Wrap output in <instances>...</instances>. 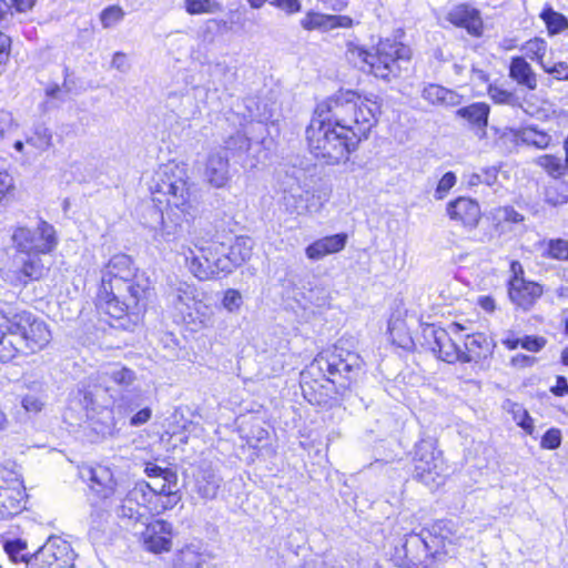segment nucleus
<instances>
[{
    "mask_svg": "<svg viewBox=\"0 0 568 568\" xmlns=\"http://www.w3.org/2000/svg\"><path fill=\"white\" fill-rule=\"evenodd\" d=\"M353 20L347 16L323 14L318 12H308L301 20V26L305 30L329 31L336 28H349Z\"/></svg>",
    "mask_w": 568,
    "mask_h": 568,
    "instance_id": "b1692460",
    "label": "nucleus"
},
{
    "mask_svg": "<svg viewBox=\"0 0 568 568\" xmlns=\"http://www.w3.org/2000/svg\"><path fill=\"white\" fill-rule=\"evenodd\" d=\"M250 148V140L241 132H236L225 141L223 151L244 152Z\"/></svg>",
    "mask_w": 568,
    "mask_h": 568,
    "instance_id": "09e8293b",
    "label": "nucleus"
},
{
    "mask_svg": "<svg viewBox=\"0 0 568 568\" xmlns=\"http://www.w3.org/2000/svg\"><path fill=\"white\" fill-rule=\"evenodd\" d=\"M243 300L242 295L239 291L229 288L224 293V297L222 300V305L230 313L237 312L242 306Z\"/></svg>",
    "mask_w": 568,
    "mask_h": 568,
    "instance_id": "864d4df0",
    "label": "nucleus"
},
{
    "mask_svg": "<svg viewBox=\"0 0 568 568\" xmlns=\"http://www.w3.org/2000/svg\"><path fill=\"white\" fill-rule=\"evenodd\" d=\"M446 212L452 221L465 227L475 229L481 217L479 204L469 199L459 196L447 204Z\"/></svg>",
    "mask_w": 568,
    "mask_h": 568,
    "instance_id": "f3484780",
    "label": "nucleus"
},
{
    "mask_svg": "<svg viewBox=\"0 0 568 568\" xmlns=\"http://www.w3.org/2000/svg\"><path fill=\"white\" fill-rule=\"evenodd\" d=\"M447 20L456 27L465 28L471 36L481 34L483 21L479 11L469 4L455 6L447 13Z\"/></svg>",
    "mask_w": 568,
    "mask_h": 568,
    "instance_id": "aec40b11",
    "label": "nucleus"
},
{
    "mask_svg": "<svg viewBox=\"0 0 568 568\" xmlns=\"http://www.w3.org/2000/svg\"><path fill=\"white\" fill-rule=\"evenodd\" d=\"M161 211V226L159 230V236L165 241L171 242L179 239L182 233V221L185 216H193L194 207L191 214H183L176 207H170L166 205L165 212Z\"/></svg>",
    "mask_w": 568,
    "mask_h": 568,
    "instance_id": "bb28decb",
    "label": "nucleus"
},
{
    "mask_svg": "<svg viewBox=\"0 0 568 568\" xmlns=\"http://www.w3.org/2000/svg\"><path fill=\"white\" fill-rule=\"evenodd\" d=\"M422 97L434 105L455 106L462 101V97L455 91L434 83L424 88Z\"/></svg>",
    "mask_w": 568,
    "mask_h": 568,
    "instance_id": "2f4dec72",
    "label": "nucleus"
},
{
    "mask_svg": "<svg viewBox=\"0 0 568 568\" xmlns=\"http://www.w3.org/2000/svg\"><path fill=\"white\" fill-rule=\"evenodd\" d=\"M143 545L148 551L161 554L172 547V525L159 519L146 525L142 532Z\"/></svg>",
    "mask_w": 568,
    "mask_h": 568,
    "instance_id": "dca6fc26",
    "label": "nucleus"
},
{
    "mask_svg": "<svg viewBox=\"0 0 568 568\" xmlns=\"http://www.w3.org/2000/svg\"><path fill=\"white\" fill-rule=\"evenodd\" d=\"M544 70L554 75L557 80H567L568 79V64L565 62L555 63L552 67L548 68L542 65Z\"/></svg>",
    "mask_w": 568,
    "mask_h": 568,
    "instance_id": "0e129e2a",
    "label": "nucleus"
},
{
    "mask_svg": "<svg viewBox=\"0 0 568 568\" xmlns=\"http://www.w3.org/2000/svg\"><path fill=\"white\" fill-rule=\"evenodd\" d=\"M546 244V251L544 252V256L558 260L566 261L568 253V241L564 239H551Z\"/></svg>",
    "mask_w": 568,
    "mask_h": 568,
    "instance_id": "79ce46f5",
    "label": "nucleus"
},
{
    "mask_svg": "<svg viewBox=\"0 0 568 568\" xmlns=\"http://www.w3.org/2000/svg\"><path fill=\"white\" fill-rule=\"evenodd\" d=\"M179 501L178 495L172 490L171 485L163 483L160 488L151 486L149 496L148 517L160 515L173 508Z\"/></svg>",
    "mask_w": 568,
    "mask_h": 568,
    "instance_id": "cd10ccee",
    "label": "nucleus"
},
{
    "mask_svg": "<svg viewBox=\"0 0 568 568\" xmlns=\"http://www.w3.org/2000/svg\"><path fill=\"white\" fill-rule=\"evenodd\" d=\"M11 50V39L0 31V74L4 71V65L9 61Z\"/></svg>",
    "mask_w": 568,
    "mask_h": 568,
    "instance_id": "bf43d9fd",
    "label": "nucleus"
},
{
    "mask_svg": "<svg viewBox=\"0 0 568 568\" xmlns=\"http://www.w3.org/2000/svg\"><path fill=\"white\" fill-rule=\"evenodd\" d=\"M409 58L410 50L405 44L389 39L382 40L375 52L371 53L366 72L388 81L399 75L402 62H407Z\"/></svg>",
    "mask_w": 568,
    "mask_h": 568,
    "instance_id": "0eeeda50",
    "label": "nucleus"
},
{
    "mask_svg": "<svg viewBox=\"0 0 568 568\" xmlns=\"http://www.w3.org/2000/svg\"><path fill=\"white\" fill-rule=\"evenodd\" d=\"M95 381L98 382L95 392H88V395H85V398L90 396V403L92 404L95 402L93 397H98L100 390L109 392L111 389V383L120 387L130 386L135 381V374L130 368L114 365L98 372Z\"/></svg>",
    "mask_w": 568,
    "mask_h": 568,
    "instance_id": "2eb2a0df",
    "label": "nucleus"
},
{
    "mask_svg": "<svg viewBox=\"0 0 568 568\" xmlns=\"http://www.w3.org/2000/svg\"><path fill=\"white\" fill-rule=\"evenodd\" d=\"M542 292L540 284L526 280H516L508 286L510 301L524 311H529L540 298Z\"/></svg>",
    "mask_w": 568,
    "mask_h": 568,
    "instance_id": "6ab92c4d",
    "label": "nucleus"
},
{
    "mask_svg": "<svg viewBox=\"0 0 568 568\" xmlns=\"http://www.w3.org/2000/svg\"><path fill=\"white\" fill-rule=\"evenodd\" d=\"M52 139L51 130L44 124H38L34 126L32 134L27 138V143L36 150L43 152L53 145Z\"/></svg>",
    "mask_w": 568,
    "mask_h": 568,
    "instance_id": "e433bc0d",
    "label": "nucleus"
},
{
    "mask_svg": "<svg viewBox=\"0 0 568 568\" xmlns=\"http://www.w3.org/2000/svg\"><path fill=\"white\" fill-rule=\"evenodd\" d=\"M491 219L495 230L500 234L511 230L510 227H507L508 225L519 224L525 221V216L509 205L499 206L493 210Z\"/></svg>",
    "mask_w": 568,
    "mask_h": 568,
    "instance_id": "72a5a7b5",
    "label": "nucleus"
},
{
    "mask_svg": "<svg viewBox=\"0 0 568 568\" xmlns=\"http://www.w3.org/2000/svg\"><path fill=\"white\" fill-rule=\"evenodd\" d=\"M23 338L14 329H7L0 336V361L10 362L19 354H28Z\"/></svg>",
    "mask_w": 568,
    "mask_h": 568,
    "instance_id": "473e14b6",
    "label": "nucleus"
},
{
    "mask_svg": "<svg viewBox=\"0 0 568 568\" xmlns=\"http://www.w3.org/2000/svg\"><path fill=\"white\" fill-rule=\"evenodd\" d=\"M185 323L194 325L195 329L211 327L214 324V308L201 300L192 304V308L182 315Z\"/></svg>",
    "mask_w": 568,
    "mask_h": 568,
    "instance_id": "7c9ffc66",
    "label": "nucleus"
},
{
    "mask_svg": "<svg viewBox=\"0 0 568 568\" xmlns=\"http://www.w3.org/2000/svg\"><path fill=\"white\" fill-rule=\"evenodd\" d=\"M546 345V339L540 336H524L521 347L529 352H539Z\"/></svg>",
    "mask_w": 568,
    "mask_h": 568,
    "instance_id": "052dcab7",
    "label": "nucleus"
},
{
    "mask_svg": "<svg viewBox=\"0 0 568 568\" xmlns=\"http://www.w3.org/2000/svg\"><path fill=\"white\" fill-rule=\"evenodd\" d=\"M302 190L300 186L291 187L290 191L284 192V203L288 210L301 213V210L304 209L302 205Z\"/></svg>",
    "mask_w": 568,
    "mask_h": 568,
    "instance_id": "603ef678",
    "label": "nucleus"
},
{
    "mask_svg": "<svg viewBox=\"0 0 568 568\" xmlns=\"http://www.w3.org/2000/svg\"><path fill=\"white\" fill-rule=\"evenodd\" d=\"M489 353V343L481 333L466 336L464 347H462V363H477Z\"/></svg>",
    "mask_w": 568,
    "mask_h": 568,
    "instance_id": "c756f323",
    "label": "nucleus"
},
{
    "mask_svg": "<svg viewBox=\"0 0 568 568\" xmlns=\"http://www.w3.org/2000/svg\"><path fill=\"white\" fill-rule=\"evenodd\" d=\"M196 296L197 290L192 284L180 280L169 284L168 301L181 316L192 308V304L197 300Z\"/></svg>",
    "mask_w": 568,
    "mask_h": 568,
    "instance_id": "412c9836",
    "label": "nucleus"
},
{
    "mask_svg": "<svg viewBox=\"0 0 568 568\" xmlns=\"http://www.w3.org/2000/svg\"><path fill=\"white\" fill-rule=\"evenodd\" d=\"M74 559L75 554L67 540L51 537L32 554L28 568H72Z\"/></svg>",
    "mask_w": 568,
    "mask_h": 568,
    "instance_id": "9d476101",
    "label": "nucleus"
},
{
    "mask_svg": "<svg viewBox=\"0 0 568 568\" xmlns=\"http://www.w3.org/2000/svg\"><path fill=\"white\" fill-rule=\"evenodd\" d=\"M17 278L20 283L27 284L29 281H38L48 272V267L43 264L40 254L20 253L16 257Z\"/></svg>",
    "mask_w": 568,
    "mask_h": 568,
    "instance_id": "4be33fe9",
    "label": "nucleus"
},
{
    "mask_svg": "<svg viewBox=\"0 0 568 568\" xmlns=\"http://www.w3.org/2000/svg\"><path fill=\"white\" fill-rule=\"evenodd\" d=\"M379 109L376 99L349 90L320 102L305 132L311 153L329 165L347 160L375 125Z\"/></svg>",
    "mask_w": 568,
    "mask_h": 568,
    "instance_id": "f257e3e1",
    "label": "nucleus"
},
{
    "mask_svg": "<svg viewBox=\"0 0 568 568\" xmlns=\"http://www.w3.org/2000/svg\"><path fill=\"white\" fill-rule=\"evenodd\" d=\"M225 21L219 19H210L205 22L203 28V40H207L210 42L213 41V37H209L213 34L214 31L219 30L222 26H225Z\"/></svg>",
    "mask_w": 568,
    "mask_h": 568,
    "instance_id": "338daca9",
    "label": "nucleus"
},
{
    "mask_svg": "<svg viewBox=\"0 0 568 568\" xmlns=\"http://www.w3.org/2000/svg\"><path fill=\"white\" fill-rule=\"evenodd\" d=\"M90 488L93 494L103 500L104 513L111 506L110 499L118 494V483L112 470L103 465H97L89 469Z\"/></svg>",
    "mask_w": 568,
    "mask_h": 568,
    "instance_id": "ddd939ff",
    "label": "nucleus"
},
{
    "mask_svg": "<svg viewBox=\"0 0 568 568\" xmlns=\"http://www.w3.org/2000/svg\"><path fill=\"white\" fill-rule=\"evenodd\" d=\"M124 12L120 7L111 6L101 12V23L104 28H111L123 19Z\"/></svg>",
    "mask_w": 568,
    "mask_h": 568,
    "instance_id": "3c124183",
    "label": "nucleus"
},
{
    "mask_svg": "<svg viewBox=\"0 0 568 568\" xmlns=\"http://www.w3.org/2000/svg\"><path fill=\"white\" fill-rule=\"evenodd\" d=\"M22 407L28 413H39L43 407V402L36 395H27L22 398Z\"/></svg>",
    "mask_w": 568,
    "mask_h": 568,
    "instance_id": "e2e57ef3",
    "label": "nucleus"
},
{
    "mask_svg": "<svg viewBox=\"0 0 568 568\" xmlns=\"http://www.w3.org/2000/svg\"><path fill=\"white\" fill-rule=\"evenodd\" d=\"M8 329H14L29 353H36L47 346L51 339V333L45 323L27 311L13 312L11 325Z\"/></svg>",
    "mask_w": 568,
    "mask_h": 568,
    "instance_id": "1a4fd4ad",
    "label": "nucleus"
},
{
    "mask_svg": "<svg viewBox=\"0 0 568 568\" xmlns=\"http://www.w3.org/2000/svg\"><path fill=\"white\" fill-rule=\"evenodd\" d=\"M151 485L146 481L136 483L129 491L133 496V501L138 504L142 511L148 515L149 508V496H150Z\"/></svg>",
    "mask_w": 568,
    "mask_h": 568,
    "instance_id": "49530a36",
    "label": "nucleus"
},
{
    "mask_svg": "<svg viewBox=\"0 0 568 568\" xmlns=\"http://www.w3.org/2000/svg\"><path fill=\"white\" fill-rule=\"evenodd\" d=\"M211 554L200 540H193L179 548L172 557L173 568H207Z\"/></svg>",
    "mask_w": 568,
    "mask_h": 568,
    "instance_id": "4468645a",
    "label": "nucleus"
},
{
    "mask_svg": "<svg viewBox=\"0 0 568 568\" xmlns=\"http://www.w3.org/2000/svg\"><path fill=\"white\" fill-rule=\"evenodd\" d=\"M346 243V233L325 236L310 244L305 248V254L310 260L318 261L326 255L341 252L345 247Z\"/></svg>",
    "mask_w": 568,
    "mask_h": 568,
    "instance_id": "393cba45",
    "label": "nucleus"
},
{
    "mask_svg": "<svg viewBox=\"0 0 568 568\" xmlns=\"http://www.w3.org/2000/svg\"><path fill=\"white\" fill-rule=\"evenodd\" d=\"M561 444V433L557 428L548 429L541 437L540 445L546 449H556Z\"/></svg>",
    "mask_w": 568,
    "mask_h": 568,
    "instance_id": "4d7b16f0",
    "label": "nucleus"
},
{
    "mask_svg": "<svg viewBox=\"0 0 568 568\" xmlns=\"http://www.w3.org/2000/svg\"><path fill=\"white\" fill-rule=\"evenodd\" d=\"M456 175L453 172H446L439 180L435 190V197L437 200L444 199L450 189L456 184Z\"/></svg>",
    "mask_w": 568,
    "mask_h": 568,
    "instance_id": "5fc2aeb1",
    "label": "nucleus"
},
{
    "mask_svg": "<svg viewBox=\"0 0 568 568\" xmlns=\"http://www.w3.org/2000/svg\"><path fill=\"white\" fill-rule=\"evenodd\" d=\"M488 95L495 103L498 104H510L515 99L511 92L494 84L488 87Z\"/></svg>",
    "mask_w": 568,
    "mask_h": 568,
    "instance_id": "6e6d98bb",
    "label": "nucleus"
},
{
    "mask_svg": "<svg viewBox=\"0 0 568 568\" xmlns=\"http://www.w3.org/2000/svg\"><path fill=\"white\" fill-rule=\"evenodd\" d=\"M184 168L169 162L160 165L149 181L152 201L176 207L183 214H191L193 204L190 200V186Z\"/></svg>",
    "mask_w": 568,
    "mask_h": 568,
    "instance_id": "7ed1b4c3",
    "label": "nucleus"
},
{
    "mask_svg": "<svg viewBox=\"0 0 568 568\" xmlns=\"http://www.w3.org/2000/svg\"><path fill=\"white\" fill-rule=\"evenodd\" d=\"M266 2L284 11L286 14H295L302 9L300 0H267Z\"/></svg>",
    "mask_w": 568,
    "mask_h": 568,
    "instance_id": "13d9d810",
    "label": "nucleus"
},
{
    "mask_svg": "<svg viewBox=\"0 0 568 568\" xmlns=\"http://www.w3.org/2000/svg\"><path fill=\"white\" fill-rule=\"evenodd\" d=\"M413 460L414 477L418 481L430 489L444 484L447 467L432 439H422L416 444Z\"/></svg>",
    "mask_w": 568,
    "mask_h": 568,
    "instance_id": "423d86ee",
    "label": "nucleus"
},
{
    "mask_svg": "<svg viewBox=\"0 0 568 568\" xmlns=\"http://www.w3.org/2000/svg\"><path fill=\"white\" fill-rule=\"evenodd\" d=\"M13 178L6 170H0V204L13 189Z\"/></svg>",
    "mask_w": 568,
    "mask_h": 568,
    "instance_id": "680f3d73",
    "label": "nucleus"
},
{
    "mask_svg": "<svg viewBox=\"0 0 568 568\" xmlns=\"http://www.w3.org/2000/svg\"><path fill=\"white\" fill-rule=\"evenodd\" d=\"M195 478V491L203 499H214L221 488L222 478L210 465L199 467Z\"/></svg>",
    "mask_w": 568,
    "mask_h": 568,
    "instance_id": "a878e982",
    "label": "nucleus"
},
{
    "mask_svg": "<svg viewBox=\"0 0 568 568\" xmlns=\"http://www.w3.org/2000/svg\"><path fill=\"white\" fill-rule=\"evenodd\" d=\"M12 242L19 253L45 254L57 245L53 226L41 221L36 229L17 227L12 233Z\"/></svg>",
    "mask_w": 568,
    "mask_h": 568,
    "instance_id": "6e6552de",
    "label": "nucleus"
},
{
    "mask_svg": "<svg viewBox=\"0 0 568 568\" xmlns=\"http://www.w3.org/2000/svg\"><path fill=\"white\" fill-rule=\"evenodd\" d=\"M131 499H133V496L130 491L121 498V505L118 508V516L133 521H143L144 519H148L146 514L142 511L141 507Z\"/></svg>",
    "mask_w": 568,
    "mask_h": 568,
    "instance_id": "4c0bfd02",
    "label": "nucleus"
},
{
    "mask_svg": "<svg viewBox=\"0 0 568 568\" xmlns=\"http://www.w3.org/2000/svg\"><path fill=\"white\" fill-rule=\"evenodd\" d=\"M457 115L466 119L473 126H487L489 105L486 103H473L457 110Z\"/></svg>",
    "mask_w": 568,
    "mask_h": 568,
    "instance_id": "f704fd0d",
    "label": "nucleus"
},
{
    "mask_svg": "<svg viewBox=\"0 0 568 568\" xmlns=\"http://www.w3.org/2000/svg\"><path fill=\"white\" fill-rule=\"evenodd\" d=\"M546 201L551 205H561L568 202V187L566 184L558 182L546 189Z\"/></svg>",
    "mask_w": 568,
    "mask_h": 568,
    "instance_id": "c03bdc74",
    "label": "nucleus"
},
{
    "mask_svg": "<svg viewBox=\"0 0 568 568\" xmlns=\"http://www.w3.org/2000/svg\"><path fill=\"white\" fill-rule=\"evenodd\" d=\"M423 345L437 357L446 363H462V347L449 333L434 325H428L423 329Z\"/></svg>",
    "mask_w": 568,
    "mask_h": 568,
    "instance_id": "f8f14e48",
    "label": "nucleus"
},
{
    "mask_svg": "<svg viewBox=\"0 0 568 568\" xmlns=\"http://www.w3.org/2000/svg\"><path fill=\"white\" fill-rule=\"evenodd\" d=\"M3 548L9 558L14 562H28L31 560V554L28 551L27 542L22 539H8L3 544Z\"/></svg>",
    "mask_w": 568,
    "mask_h": 568,
    "instance_id": "58836bf2",
    "label": "nucleus"
},
{
    "mask_svg": "<svg viewBox=\"0 0 568 568\" xmlns=\"http://www.w3.org/2000/svg\"><path fill=\"white\" fill-rule=\"evenodd\" d=\"M145 473L148 476H158L163 477L166 483H170L171 478L174 477V474L169 469H163L155 464H148L145 467Z\"/></svg>",
    "mask_w": 568,
    "mask_h": 568,
    "instance_id": "69168bd1",
    "label": "nucleus"
},
{
    "mask_svg": "<svg viewBox=\"0 0 568 568\" xmlns=\"http://www.w3.org/2000/svg\"><path fill=\"white\" fill-rule=\"evenodd\" d=\"M536 163L552 178H559L567 171V164L558 156L545 154L537 158Z\"/></svg>",
    "mask_w": 568,
    "mask_h": 568,
    "instance_id": "ea45409f",
    "label": "nucleus"
},
{
    "mask_svg": "<svg viewBox=\"0 0 568 568\" xmlns=\"http://www.w3.org/2000/svg\"><path fill=\"white\" fill-rule=\"evenodd\" d=\"M184 9L191 16L215 14L223 6L217 0H184Z\"/></svg>",
    "mask_w": 568,
    "mask_h": 568,
    "instance_id": "c9c22d12",
    "label": "nucleus"
},
{
    "mask_svg": "<svg viewBox=\"0 0 568 568\" xmlns=\"http://www.w3.org/2000/svg\"><path fill=\"white\" fill-rule=\"evenodd\" d=\"M557 302L562 310H568V286H559L554 291V303Z\"/></svg>",
    "mask_w": 568,
    "mask_h": 568,
    "instance_id": "774afa93",
    "label": "nucleus"
},
{
    "mask_svg": "<svg viewBox=\"0 0 568 568\" xmlns=\"http://www.w3.org/2000/svg\"><path fill=\"white\" fill-rule=\"evenodd\" d=\"M511 413L517 425L520 426L526 432H528L529 434H531L534 425L528 412L521 405L513 404Z\"/></svg>",
    "mask_w": 568,
    "mask_h": 568,
    "instance_id": "de8ad7c7",
    "label": "nucleus"
},
{
    "mask_svg": "<svg viewBox=\"0 0 568 568\" xmlns=\"http://www.w3.org/2000/svg\"><path fill=\"white\" fill-rule=\"evenodd\" d=\"M203 175L213 187L221 189L227 185L231 176L229 158L225 151L215 150L209 154Z\"/></svg>",
    "mask_w": 568,
    "mask_h": 568,
    "instance_id": "a211bd4d",
    "label": "nucleus"
},
{
    "mask_svg": "<svg viewBox=\"0 0 568 568\" xmlns=\"http://www.w3.org/2000/svg\"><path fill=\"white\" fill-rule=\"evenodd\" d=\"M253 241L250 237L240 236L223 253L222 267L231 273L235 267L248 261L252 256Z\"/></svg>",
    "mask_w": 568,
    "mask_h": 568,
    "instance_id": "5701e85b",
    "label": "nucleus"
},
{
    "mask_svg": "<svg viewBox=\"0 0 568 568\" xmlns=\"http://www.w3.org/2000/svg\"><path fill=\"white\" fill-rule=\"evenodd\" d=\"M509 78L519 87L530 91L538 85L537 74L524 57H513L509 64Z\"/></svg>",
    "mask_w": 568,
    "mask_h": 568,
    "instance_id": "c85d7f7f",
    "label": "nucleus"
},
{
    "mask_svg": "<svg viewBox=\"0 0 568 568\" xmlns=\"http://www.w3.org/2000/svg\"><path fill=\"white\" fill-rule=\"evenodd\" d=\"M371 52L365 50L364 48L349 43L346 50L347 60L353 63L355 67L362 69L366 72L368 61H369Z\"/></svg>",
    "mask_w": 568,
    "mask_h": 568,
    "instance_id": "37998d69",
    "label": "nucleus"
},
{
    "mask_svg": "<svg viewBox=\"0 0 568 568\" xmlns=\"http://www.w3.org/2000/svg\"><path fill=\"white\" fill-rule=\"evenodd\" d=\"M523 141L539 149H544L549 144L550 136L532 129H526L523 132Z\"/></svg>",
    "mask_w": 568,
    "mask_h": 568,
    "instance_id": "8fccbe9b",
    "label": "nucleus"
},
{
    "mask_svg": "<svg viewBox=\"0 0 568 568\" xmlns=\"http://www.w3.org/2000/svg\"><path fill=\"white\" fill-rule=\"evenodd\" d=\"M101 273L97 306L102 312L121 318L129 313L139 315L145 308L151 282L144 273L138 272L129 255L112 256Z\"/></svg>",
    "mask_w": 568,
    "mask_h": 568,
    "instance_id": "f03ea898",
    "label": "nucleus"
},
{
    "mask_svg": "<svg viewBox=\"0 0 568 568\" xmlns=\"http://www.w3.org/2000/svg\"><path fill=\"white\" fill-rule=\"evenodd\" d=\"M521 50L525 52L527 58L530 60L540 61L547 51V42L541 38H534L528 40L523 47Z\"/></svg>",
    "mask_w": 568,
    "mask_h": 568,
    "instance_id": "a18cd8bd",
    "label": "nucleus"
},
{
    "mask_svg": "<svg viewBox=\"0 0 568 568\" xmlns=\"http://www.w3.org/2000/svg\"><path fill=\"white\" fill-rule=\"evenodd\" d=\"M540 17L551 34L559 33L568 28V20L561 13L554 11L551 8L545 9Z\"/></svg>",
    "mask_w": 568,
    "mask_h": 568,
    "instance_id": "a19ab883",
    "label": "nucleus"
},
{
    "mask_svg": "<svg viewBox=\"0 0 568 568\" xmlns=\"http://www.w3.org/2000/svg\"><path fill=\"white\" fill-rule=\"evenodd\" d=\"M435 541L429 532L425 536L424 534H408L405 537V541L399 554L403 551V565L406 568H432L436 551H433L430 542Z\"/></svg>",
    "mask_w": 568,
    "mask_h": 568,
    "instance_id": "9b49d317",
    "label": "nucleus"
},
{
    "mask_svg": "<svg viewBox=\"0 0 568 568\" xmlns=\"http://www.w3.org/2000/svg\"><path fill=\"white\" fill-rule=\"evenodd\" d=\"M194 248L189 245H181L180 253L184 256L189 271L200 281L212 280L220 274H227L222 267L223 253L226 251V244L212 241L203 243L201 241H191Z\"/></svg>",
    "mask_w": 568,
    "mask_h": 568,
    "instance_id": "39448f33",
    "label": "nucleus"
},
{
    "mask_svg": "<svg viewBox=\"0 0 568 568\" xmlns=\"http://www.w3.org/2000/svg\"><path fill=\"white\" fill-rule=\"evenodd\" d=\"M363 359L357 353L336 346L334 351L318 354L310 365L311 371H318L333 384L347 387L363 369Z\"/></svg>",
    "mask_w": 568,
    "mask_h": 568,
    "instance_id": "20e7f679",
    "label": "nucleus"
}]
</instances>
